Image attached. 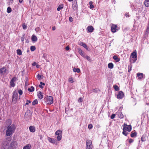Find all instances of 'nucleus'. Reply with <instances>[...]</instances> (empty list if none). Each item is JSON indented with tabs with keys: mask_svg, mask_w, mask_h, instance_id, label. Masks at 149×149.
Returning <instances> with one entry per match:
<instances>
[{
	"mask_svg": "<svg viewBox=\"0 0 149 149\" xmlns=\"http://www.w3.org/2000/svg\"><path fill=\"white\" fill-rule=\"evenodd\" d=\"M28 83V78H26V80L25 82V86H27Z\"/></svg>",
	"mask_w": 149,
	"mask_h": 149,
	"instance_id": "obj_46",
	"label": "nucleus"
},
{
	"mask_svg": "<svg viewBox=\"0 0 149 149\" xmlns=\"http://www.w3.org/2000/svg\"><path fill=\"white\" fill-rule=\"evenodd\" d=\"M38 101L37 99H36L33 101L32 102V105H34L38 103Z\"/></svg>",
	"mask_w": 149,
	"mask_h": 149,
	"instance_id": "obj_33",
	"label": "nucleus"
},
{
	"mask_svg": "<svg viewBox=\"0 0 149 149\" xmlns=\"http://www.w3.org/2000/svg\"><path fill=\"white\" fill-rule=\"evenodd\" d=\"M8 144V142L6 141H4L1 147L2 149H5L6 148V146Z\"/></svg>",
	"mask_w": 149,
	"mask_h": 149,
	"instance_id": "obj_9",
	"label": "nucleus"
},
{
	"mask_svg": "<svg viewBox=\"0 0 149 149\" xmlns=\"http://www.w3.org/2000/svg\"><path fill=\"white\" fill-rule=\"evenodd\" d=\"M29 129L30 131L31 132H34L35 131V129L33 126H30L29 127Z\"/></svg>",
	"mask_w": 149,
	"mask_h": 149,
	"instance_id": "obj_20",
	"label": "nucleus"
},
{
	"mask_svg": "<svg viewBox=\"0 0 149 149\" xmlns=\"http://www.w3.org/2000/svg\"><path fill=\"white\" fill-rule=\"evenodd\" d=\"M44 100L47 104H51L53 103V99L52 96H47L45 97Z\"/></svg>",
	"mask_w": 149,
	"mask_h": 149,
	"instance_id": "obj_2",
	"label": "nucleus"
},
{
	"mask_svg": "<svg viewBox=\"0 0 149 149\" xmlns=\"http://www.w3.org/2000/svg\"><path fill=\"white\" fill-rule=\"evenodd\" d=\"M8 149H15L13 147H11V146H9Z\"/></svg>",
	"mask_w": 149,
	"mask_h": 149,
	"instance_id": "obj_61",
	"label": "nucleus"
},
{
	"mask_svg": "<svg viewBox=\"0 0 149 149\" xmlns=\"http://www.w3.org/2000/svg\"><path fill=\"white\" fill-rule=\"evenodd\" d=\"M52 29L53 31L55 30L56 29V28L54 26H53L52 27Z\"/></svg>",
	"mask_w": 149,
	"mask_h": 149,
	"instance_id": "obj_64",
	"label": "nucleus"
},
{
	"mask_svg": "<svg viewBox=\"0 0 149 149\" xmlns=\"http://www.w3.org/2000/svg\"><path fill=\"white\" fill-rule=\"evenodd\" d=\"M17 145V143L15 141H13L10 144L9 146H11V147H13L15 148V146Z\"/></svg>",
	"mask_w": 149,
	"mask_h": 149,
	"instance_id": "obj_16",
	"label": "nucleus"
},
{
	"mask_svg": "<svg viewBox=\"0 0 149 149\" xmlns=\"http://www.w3.org/2000/svg\"><path fill=\"white\" fill-rule=\"evenodd\" d=\"M40 30V29L39 27H37L35 29V30H36V31L37 32L39 31Z\"/></svg>",
	"mask_w": 149,
	"mask_h": 149,
	"instance_id": "obj_58",
	"label": "nucleus"
},
{
	"mask_svg": "<svg viewBox=\"0 0 149 149\" xmlns=\"http://www.w3.org/2000/svg\"><path fill=\"white\" fill-rule=\"evenodd\" d=\"M113 88L115 91H118L119 90V88L118 86L117 85H115L113 86Z\"/></svg>",
	"mask_w": 149,
	"mask_h": 149,
	"instance_id": "obj_36",
	"label": "nucleus"
},
{
	"mask_svg": "<svg viewBox=\"0 0 149 149\" xmlns=\"http://www.w3.org/2000/svg\"><path fill=\"white\" fill-rule=\"evenodd\" d=\"M36 48L35 46H32L31 47L30 49L32 51H33L36 49Z\"/></svg>",
	"mask_w": 149,
	"mask_h": 149,
	"instance_id": "obj_37",
	"label": "nucleus"
},
{
	"mask_svg": "<svg viewBox=\"0 0 149 149\" xmlns=\"http://www.w3.org/2000/svg\"><path fill=\"white\" fill-rule=\"evenodd\" d=\"M62 131L61 130H58L55 132L56 135H59L60 134H62Z\"/></svg>",
	"mask_w": 149,
	"mask_h": 149,
	"instance_id": "obj_25",
	"label": "nucleus"
},
{
	"mask_svg": "<svg viewBox=\"0 0 149 149\" xmlns=\"http://www.w3.org/2000/svg\"><path fill=\"white\" fill-rule=\"evenodd\" d=\"M78 102H82V98L81 97H79V98Z\"/></svg>",
	"mask_w": 149,
	"mask_h": 149,
	"instance_id": "obj_57",
	"label": "nucleus"
},
{
	"mask_svg": "<svg viewBox=\"0 0 149 149\" xmlns=\"http://www.w3.org/2000/svg\"><path fill=\"white\" fill-rule=\"evenodd\" d=\"M18 93L16 91H14L13 92V94L12 96V101L14 103H16L17 101V99L18 98Z\"/></svg>",
	"mask_w": 149,
	"mask_h": 149,
	"instance_id": "obj_3",
	"label": "nucleus"
},
{
	"mask_svg": "<svg viewBox=\"0 0 149 149\" xmlns=\"http://www.w3.org/2000/svg\"><path fill=\"white\" fill-rule=\"evenodd\" d=\"M86 149H92V145L91 141L90 140H87L86 141Z\"/></svg>",
	"mask_w": 149,
	"mask_h": 149,
	"instance_id": "obj_4",
	"label": "nucleus"
},
{
	"mask_svg": "<svg viewBox=\"0 0 149 149\" xmlns=\"http://www.w3.org/2000/svg\"><path fill=\"white\" fill-rule=\"evenodd\" d=\"M7 128V130L6 131V135L7 136H11L15 130L16 129L15 125L13 124L10 126H8Z\"/></svg>",
	"mask_w": 149,
	"mask_h": 149,
	"instance_id": "obj_1",
	"label": "nucleus"
},
{
	"mask_svg": "<svg viewBox=\"0 0 149 149\" xmlns=\"http://www.w3.org/2000/svg\"><path fill=\"white\" fill-rule=\"evenodd\" d=\"M117 115H118V117L120 118H123L124 117V116L121 112H119L117 113Z\"/></svg>",
	"mask_w": 149,
	"mask_h": 149,
	"instance_id": "obj_17",
	"label": "nucleus"
},
{
	"mask_svg": "<svg viewBox=\"0 0 149 149\" xmlns=\"http://www.w3.org/2000/svg\"><path fill=\"white\" fill-rule=\"evenodd\" d=\"M86 29L88 32L92 33L94 29L92 26H88Z\"/></svg>",
	"mask_w": 149,
	"mask_h": 149,
	"instance_id": "obj_10",
	"label": "nucleus"
},
{
	"mask_svg": "<svg viewBox=\"0 0 149 149\" xmlns=\"http://www.w3.org/2000/svg\"><path fill=\"white\" fill-rule=\"evenodd\" d=\"M62 137V134H60L59 135H58L57 136V140L58 141H60Z\"/></svg>",
	"mask_w": 149,
	"mask_h": 149,
	"instance_id": "obj_39",
	"label": "nucleus"
},
{
	"mask_svg": "<svg viewBox=\"0 0 149 149\" xmlns=\"http://www.w3.org/2000/svg\"><path fill=\"white\" fill-rule=\"evenodd\" d=\"M41 76L39 74H38V75L37 76V78L38 80H40L41 79Z\"/></svg>",
	"mask_w": 149,
	"mask_h": 149,
	"instance_id": "obj_48",
	"label": "nucleus"
},
{
	"mask_svg": "<svg viewBox=\"0 0 149 149\" xmlns=\"http://www.w3.org/2000/svg\"><path fill=\"white\" fill-rule=\"evenodd\" d=\"M69 20L70 22H72L73 21V18L71 17H70L69 18Z\"/></svg>",
	"mask_w": 149,
	"mask_h": 149,
	"instance_id": "obj_56",
	"label": "nucleus"
},
{
	"mask_svg": "<svg viewBox=\"0 0 149 149\" xmlns=\"http://www.w3.org/2000/svg\"><path fill=\"white\" fill-rule=\"evenodd\" d=\"M28 90L30 92H33L34 90V88L33 86H31V88H29L28 89Z\"/></svg>",
	"mask_w": 149,
	"mask_h": 149,
	"instance_id": "obj_28",
	"label": "nucleus"
},
{
	"mask_svg": "<svg viewBox=\"0 0 149 149\" xmlns=\"http://www.w3.org/2000/svg\"><path fill=\"white\" fill-rule=\"evenodd\" d=\"M30 116V110H27L25 113L24 117L25 118H29Z\"/></svg>",
	"mask_w": 149,
	"mask_h": 149,
	"instance_id": "obj_13",
	"label": "nucleus"
},
{
	"mask_svg": "<svg viewBox=\"0 0 149 149\" xmlns=\"http://www.w3.org/2000/svg\"><path fill=\"white\" fill-rule=\"evenodd\" d=\"M65 49L67 50V51H68V50L69 49V47L68 46H67L66 47H65Z\"/></svg>",
	"mask_w": 149,
	"mask_h": 149,
	"instance_id": "obj_59",
	"label": "nucleus"
},
{
	"mask_svg": "<svg viewBox=\"0 0 149 149\" xmlns=\"http://www.w3.org/2000/svg\"><path fill=\"white\" fill-rule=\"evenodd\" d=\"M98 91L99 90L97 88H95L93 90V92L95 93H97Z\"/></svg>",
	"mask_w": 149,
	"mask_h": 149,
	"instance_id": "obj_47",
	"label": "nucleus"
},
{
	"mask_svg": "<svg viewBox=\"0 0 149 149\" xmlns=\"http://www.w3.org/2000/svg\"><path fill=\"white\" fill-rule=\"evenodd\" d=\"M137 75V76L139 77L138 79H141L143 77V74L142 73H138Z\"/></svg>",
	"mask_w": 149,
	"mask_h": 149,
	"instance_id": "obj_19",
	"label": "nucleus"
},
{
	"mask_svg": "<svg viewBox=\"0 0 149 149\" xmlns=\"http://www.w3.org/2000/svg\"><path fill=\"white\" fill-rule=\"evenodd\" d=\"M144 3L146 7H148L149 6V0H145Z\"/></svg>",
	"mask_w": 149,
	"mask_h": 149,
	"instance_id": "obj_27",
	"label": "nucleus"
},
{
	"mask_svg": "<svg viewBox=\"0 0 149 149\" xmlns=\"http://www.w3.org/2000/svg\"><path fill=\"white\" fill-rule=\"evenodd\" d=\"M17 54L19 55H21L22 54V52L21 50L20 49H18L17 50Z\"/></svg>",
	"mask_w": 149,
	"mask_h": 149,
	"instance_id": "obj_31",
	"label": "nucleus"
},
{
	"mask_svg": "<svg viewBox=\"0 0 149 149\" xmlns=\"http://www.w3.org/2000/svg\"><path fill=\"white\" fill-rule=\"evenodd\" d=\"M31 101L29 100H26V102L25 104V105H28L29 103H31Z\"/></svg>",
	"mask_w": 149,
	"mask_h": 149,
	"instance_id": "obj_52",
	"label": "nucleus"
},
{
	"mask_svg": "<svg viewBox=\"0 0 149 149\" xmlns=\"http://www.w3.org/2000/svg\"><path fill=\"white\" fill-rule=\"evenodd\" d=\"M128 13H125V16L127 17H129V15L128 14Z\"/></svg>",
	"mask_w": 149,
	"mask_h": 149,
	"instance_id": "obj_60",
	"label": "nucleus"
},
{
	"mask_svg": "<svg viewBox=\"0 0 149 149\" xmlns=\"http://www.w3.org/2000/svg\"><path fill=\"white\" fill-rule=\"evenodd\" d=\"M108 67L111 69L113 68V64L111 63H109L108 64Z\"/></svg>",
	"mask_w": 149,
	"mask_h": 149,
	"instance_id": "obj_26",
	"label": "nucleus"
},
{
	"mask_svg": "<svg viewBox=\"0 0 149 149\" xmlns=\"http://www.w3.org/2000/svg\"><path fill=\"white\" fill-rule=\"evenodd\" d=\"M37 95L40 100L42 99L43 97V95L42 94V92L40 91H39L38 92Z\"/></svg>",
	"mask_w": 149,
	"mask_h": 149,
	"instance_id": "obj_15",
	"label": "nucleus"
},
{
	"mask_svg": "<svg viewBox=\"0 0 149 149\" xmlns=\"http://www.w3.org/2000/svg\"><path fill=\"white\" fill-rule=\"evenodd\" d=\"M73 71L74 72H77L78 73H79L80 72V70L79 68H74V69H73Z\"/></svg>",
	"mask_w": 149,
	"mask_h": 149,
	"instance_id": "obj_29",
	"label": "nucleus"
},
{
	"mask_svg": "<svg viewBox=\"0 0 149 149\" xmlns=\"http://www.w3.org/2000/svg\"><path fill=\"white\" fill-rule=\"evenodd\" d=\"M85 57L86 58V59L88 61L90 60V58L88 56H86Z\"/></svg>",
	"mask_w": 149,
	"mask_h": 149,
	"instance_id": "obj_55",
	"label": "nucleus"
},
{
	"mask_svg": "<svg viewBox=\"0 0 149 149\" xmlns=\"http://www.w3.org/2000/svg\"><path fill=\"white\" fill-rule=\"evenodd\" d=\"M125 130H123V132H122L123 134L125 136H127L128 133Z\"/></svg>",
	"mask_w": 149,
	"mask_h": 149,
	"instance_id": "obj_43",
	"label": "nucleus"
},
{
	"mask_svg": "<svg viewBox=\"0 0 149 149\" xmlns=\"http://www.w3.org/2000/svg\"><path fill=\"white\" fill-rule=\"evenodd\" d=\"M63 8L62 5H59L57 8V10L58 11H59L61 9Z\"/></svg>",
	"mask_w": 149,
	"mask_h": 149,
	"instance_id": "obj_38",
	"label": "nucleus"
},
{
	"mask_svg": "<svg viewBox=\"0 0 149 149\" xmlns=\"http://www.w3.org/2000/svg\"><path fill=\"white\" fill-rule=\"evenodd\" d=\"M133 141H134V140L132 139H130L129 140V143H130L133 142Z\"/></svg>",
	"mask_w": 149,
	"mask_h": 149,
	"instance_id": "obj_53",
	"label": "nucleus"
},
{
	"mask_svg": "<svg viewBox=\"0 0 149 149\" xmlns=\"http://www.w3.org/2000/svg\"><path fill=\"white\" fill-rule=\"evenodd\" d=\"M39 87L40 88H43L44 87L42 86L41 85H39Z\"/></svg>",
	"mask_w": 149,
	"mask_h": 149,
	"instance_id": "obj_62",
	"label": "nucleus"
},
{
	"mask_svg": "<svg viewBox=\"0 0 149 149\" xmlns=\"http://www.w3.org/2000/svg\"><path fill=\"white\" fill-rule=\"evenodd\" d=\"M6 68L5 67H3L0 69V74H4L6 72Z\"/></svg>",
	"mask_w": 149,
	"mask_h": 149,
	"instance_id": "obj_7",
	"label": "nucleus"
},
{
	"mask_svg": "<svg viewBox=\"0 0 149 149\" xmlns=\"http://www.w3.org/2000/svg\"><path fill=\"white\" fill-rule=\"evenodd\" d=\"M40 83L41 84L40 85H42L43 86H44L45 85V84L42 82H40Z\"/></svg>",
	"mask_w": 149,
	"mask_h": 149,
	"instance_id": "obj_63",
	"label": "nucleus"
},
{
	"mask_svg": "<svg viewBox=\"0 0 149 149\" xmlns=\"http://www.w3.org/2000/svg\"><path fill=\"white\" fill-rule=\"evenodd\" d=\"M80 45L83 46L86 48L87 50H88V47L86 44L83 42H81L80 44Z\"/></svg>",
	"mask_w": 149,
	"mask_h": 149,
	"instance_id": "obj_22",
	"label": "nucleus"
},
{
	"mask_svg": "<svg viewBox=\"0 0 149 149\" xmlns=\"http://www.w3.org/2000/svg\"><path fill=\"white\" fill-rule=\"evenodd\" d=\"M18 92L19 94L20 95H22L23 93V92L22 91L21 89L19 90L18 91Z\"/></svg>",
	"mask_w": 149,
	"mask_h": 149,
	"instance_id": "obj_45",
	"label": "nucleus"
},
{
	"mask_svg": "<svg viewBox=\"0 0 149 149\" xmlns=\"http://www.w3.org/2000/svg\"><path fill=\"white\" fill-rule=\"evenodd\" d=\"M48 140L50 142L53 144H55L56 141V139L49 137H48Z\"/></svg>",
	"mask_w": 149,
	"mask_h": 149,
	"instance_id": "obj_12",
	"label": "nucleus"
},
{
	"mask_svg": "<svg viewBox=\"0 0 149 149\" xmlns=\"http://www.w3.org/2000/svg\"><path fill=\"white\" fill-rule=\"evenodd\" d=\"M131 68H132L131 66H128V72H130L131 70Z\"/></svg>",
	"mask_w": 149,
	"mask_h": 149,
	"instance_id": "obj_54",
	"label": "nucleus"
},
{
	"mask_svg": "<svg viewBox=\"0 0 149 149\" xmlns=\"http://www.w3.org/2000/svg\"><path fill=\"white\" fill-rule=\"evenodd\" d=\"M30 146L29 144L26 145L24 147L23 149H30Z\"/></svg>",
	"mask_w": 149,
	"mask_h": 149,
	"instance_id": "obj_32",
	"label": "nucleus"
},
{
	"mask_svg": "<svg viewBox=\"0 0 149 149\" xmlns=\"http://www.w3.org/2000/svg\"><path fill=\"white\" fill-rule=\"evenodd\" d=\"M93 3V2L91 1L89 2V4L90 5V8L91 9H92L94 8V6L92 5Z\"/></svg>",
	"mask_w": 149,
	"mask_h": 149,
	"instance_id": "obj_35",
	"label": "nucleus"
},
{
	"mask_svg": "<svg viewBox=\"0 0 149 149\" xmlns=\"http://www.w3.org/2000/svg\"><path fill=\"white\" fill-rule=\"evenodd\" d=\"M16 77H13L11 80L10 81V85L12 87L15 86V81L16 80Z\"/></svg>",
	"mask_w": 149,
	"mask_h": 149,
	"instance_id": "obj_8",
	"label": "nucleus"
},
{
	"mask_svg": "<svg viewBox=\"0 0 149 149\" xmlns=\"http://www.w3.org/2000/svg\"><path fill=\"white\" fill-rule=\"evenodd\" d=\"M117 26L116 25L113 24L111 26V30L112 32L115 33L116 32Z\"/></svg>",
	"mask_w": 149,
	"mask_h": 149,
	"instance_id": "obj_11",
	"label": "nucleus"
},
{
	"mask_svg": "<svg viewBox=\"0 0 149 149\" xmlns=\"http://www.w3.org/2000/svg\"><path fill=\"white\" fill-rule=\"evenodd\" d=\"M149 33V29H146L145 34V37H147L148 36V34Z\"/></svg>",
	"mask_w": 149,
	"mask_h": 149,
	"instance_id": "obj_30",
	"label": "nucleus"
},
{
	"mask_svg": "<svg viewBox=\"0 0 149 149\" xmlns=\"http://www.w3.org/2000/svg\"><path fill=\"white\" fill-rule=\"evenodd\" d=\"M31 40L33 42H36L37 40V38L36 36L33 35L31 38Z\"/></svg>",
	"mask_w": 149,
	"mask_h": 149,
	"instance_id": "obj_18",
	"label": "nucleus"
},
{
	"mask_svg": "<svg viewBox=\"0 0 149 149\" xmlns=\"http://www.w3.org/2000/svg\"><path fill=\"white\" fill-rule=\"evenodd\" d=\"M78 51L79 53L82 56H83V55L84 53L81 49H78Z\"/></svg>",
	"mask_w": 149,
	"mask_h": 149,
	"instance_id": "obj_41",
	"label": "nucleus"
},
{
	"mask_svg": "<svg viewBox=\"0 0 149 149\" xmlns=\"http://www.w3.org/2000/svg\"><path fill=\"white\" fill-rule=\"evenodd\" d=\"M72 7L73 8H75V9L77 8V2H76L75 3H74L72 5Z\"/></svg>",
	"mask_w": 149,
	"mask_h": 149,
	"instance_id": "obj_34",
	"label": "nucleus"
},
{
	"mask_svg": "<svg viewBox=\"0 0 149 149\" xmlns=\"http://www.w3.org/2000/svg\"><path fill=\"white\" fill-rule=\"evenodd\" d=\"M137 133L135 131H133L131 132V136L132 137H134L136 136Z\"/></svg>",
	"mask_w": 149,
	"mask_h": 149,
	"instance_id": "obj_21",
	"label": "nucleus"
},
{
	"mask_svg": "<svg viewBox=\"0 0 149 149\" xmlns=\"http://www.w3.org/2000/svg\"><path fill=\"white\" fill-rule=\"evenodd\" d=\"M23 29H26L27 28V26L25 25V24H24L22 25Z\"/></svg>",
	"mask_w": 149,
	"mask_h": 149,
	"instance_id": "obj_44",
	"label": "nucleus"
},
{
	"mask_svg": "<svg viewBox=\"0 0 149 149\" xmlns=\"http://www.w3.org/2000/svg\"><path fill=\"white\" fill-rule=\"evenodd\" d=\"M131 55L132 58H134L135 59V60L134 61V62H135V61L137 60L136 53L134 52H133L131 53Z\"/></svg>",
	"mask_w": 149,
	"mask_h": 149,
	"instance_id": "obj_14",
	"label": "nucleus"
},
{
	"mask_svg": "<svg viewBox=\"0 0 149 149\" xmlns=\"http://www.w3.org/2000/svg\"><path fill=\"white\" fill-rule=\"evenodd\" d=\"M6 125L10 126L12 123V121L11 119H8L6 120Z\"/></svg>",
	"mask_w": 149,
	"mask_h": 149,
	"instance_id": "obj_24",
	"label": "nucleus"
},
{
	"mask_svg": "<svg viewBox=\"0 0 149 149\" xmlns=\"http://www.w3.org/2000/svg\"><path fill=\"white\" fill-rule=\"evenodd\" d=\"M132 130V126L131 125H127L126 124H124L123 126V130L128 132H130Z\"/></svg>",
	"mask_w": 149,
	"mask_h": 149,
	"instance_id": "obj_5",
	"label": "nucleus"
},
{
	"mask_svg": "<svg viewBox=\"0 0 149 149\" xmlns=\"http://www.w3.org/2000/svg\"><path fill=\"white\" fill-rule=\"evenodd\" d=\"M69 81L70 82L72 83L74 81L72 78H70L69 79Z\"/></svg>",
	"mask_w": 149,
	"mask_h": 149,
	"instance_id": "obj_49",
	"label": "nucleus"
},
{
	"mask_svg": "<svg viewBox=\"0 0 149 149\" xmlns=\"http://www.w3.org/2000/svg\"><path fill=\"white\" fill-rule=\"evenodd\" d=\"M124 96V94L123 92L122 91H120L117 95V97L118 99H121Z\"/></svg>",
	"mask_w": 149,
	"mask_h": 149,
	"instance_id": "obj_6",
	"label": "nucleus"
},
{
	"mask_svg": "<svg viewBox=\"0 0 149 149\" xmlns=\"http://www.w3.org/2000/svg\"><path fill=\"white\" fill-rule=\"evenodd\" d=\"M12 10L10 7H9L7 9V12L8 13H9L11 12Z\"/></svg>",
	"mask_w": 149,
	"mask_h": 149,
	"instance_id": "obj_40",
	"label": "nucleus"
},
{
	"mask_svg": "<svg viewBox=\"0 0 149 149\" xmlns=\"http://www.w3.org/2000/svg\"><path fill=\"white\" fill-rule=\"evenodd\" d=\"M115 116H116L115 114H113L111 115V119H113L115 117Z\"/></svg>",
	"mask_w": 149,
	"mask_h": 149,
	"instance_id": "obj_51",
	"label": "nucleus"
},
{
	"mask_svg": "<svg viewBox=\"0 0 149 149\" xmlns=\"http://www.w3.org/2000/svg\"><path fill=\"white\" fill-rule=\"evenodd\" d=\"M113 58L115 60L116 62H118L120 60V58H118L117 56L116 55H114L113 56Z\"/></svg>",
	"mask_w": 149,
	"mask_h": 149,
	"instance_id": "obj_23",
	"label": "nucleus"
},
{
	"mask_svg": "<svg viewBox=\"0 0 149 149\" xmlns=\"http://www.w3.org/2000/svg\"><path fill=\"white\" fill-rule=\"evenodd\" d=\"M92 127H93V125L91 124H89L88 125V128H89V129H91L92 128Z\"/></svg>",
	"mask_w": 149,
	"mask_h": 149,
	"instance_id": "obj_50",
	"label": "nucleus"
},
{
	"mask_svg": "<svg viewBox=\"0 0 149 149\" xmlns=\"http://www.w3.org/2000/svg\"><path fill=\"white\" fill-rule=\"evenodd\" d=\"M141 140L142 141V142H144L146 140V139L145 138V136H142L141 138Z\"/></svg>",
	"mask_w": 149,
	"mask_h": 149,
	"instance_id": "obj_42",
	"label": "nucleus"
}]
</instances>
